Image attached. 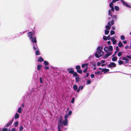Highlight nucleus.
Listing matches in <instances>:
<instances>
[{"instance_id": "nucleus-62", "label": "nucleus", "mask_w": 131, "mask_h": 131, "mask_svg": "<svg viewBox=\"0 0 131 131\" xmlns=\"http://www.w3.org/2000/svg\"><path fill=\"white\" fill-rule=\"evenodd\" d=\"M123 43L124 44H126L127 43V41L126 40H124L123 41Z\"/></svg>"}, {"instance_id": "nucleus-41", "label": "nucleus", "mask_w": 131, "mask_h": 131, "mask_svg": "<svg viewBox=\"0 0 131 131\" xmlns=\"http://www.w3.org/2000/svg\"><path fill=\"white\" fill-rule=\"evenodd\" d=\"M121 39L122 40H124L125 39V37L123 35H122L121 36Z\"/></svg>"}, {"instance_id": "nucleus-35", "label": "nucleus", "mask_w": 131, "mask_h": 131, "mask_svg": "<svg viewBox=\"0 0 131 131\" xmlns=\"http://www.w3.org/2000/svg\"><path fill=\"white\" fill-rule=\"evenodd\" d=\"M36 46H35L34 45V44L33 48L34 50H36L38 48L36 44Z\"/></svg>"}, {"instance_id": "nucleus-43", "label": "nucleus", "mask_w": 131, "mask_h": 131, "mask_svg": "<svg viewBox=\"0 0 131 131\" xmlns=\"http://www.w3.org/2000/svg\"><path fill=\"white\" fill-rule=\"evenodd\" d=\"M103 39L104 40L106 41L107 40V37L105 36H103Z\"/></svg>"}, {"instance_id": "nucleus-30", "label": "nucleus", "mask_w": 131, "mask_h": 131, "mask_svg": "<svg viewBox=\"0 0 131 131\" xmlns=\"http://www.w3.org/2000/svg\"><path fill=\"white\" fill-rule=\"evenodd\" d=\"M115 34V32L113 30H112L110 31V35H114Z\"/></svg>"}, {"instance_id": "nucleus-58", "label": "nucleus", "mask_w": 131, "mask_h": 131, "mask_svg": "<svg viewBox=\"0 0 131 131\" xmlns=\"http://www.w3.org/2000/svg\"><path fill=\"white\" fill-rule=\"evenodd\" d=\"M94 77V75L93 74H92L91 75V77L92 78H93Z\"/></svg>"}, {"instance_id": "nucleus-4", "label": "nucleus", "mask_w": 131, "mask_h": 131, "mask_svg": "<svg viewBox=\"0 0 131 131\" xmlns=\"http://www.w3.org/2000/svg\"><path fill=\"white\" fill-rule=\"evenodd\" d=\"M108 68L115 67H116V64L114 62H112L108 65Z\"/></svg>"}, {"instance_id": "nucleus-2", "label": "nucleus", "mask_w": 131, "mask_h": 131, "mask_svg": "<svg viewBox=\"0 0 131 131\" xmlns=\"http://www.w3.org/2000/svg\"><path fill=\"white\" fill-rule=\"evenodd\" d=\"M35 34L34 33L32 32H29L28 33V36L30 39H32L33 36L34 37Z\"/></svg>"}, {"instance_id": "nucleus-57", "label": "nucleus", "mask_w": 131, "mask_h": 131, "mask_svg": "<svg viewBox=\"0 0 131 131\" xmlns=\"http://www.w3.org/2000/svg\"><path fill=\"white\" fill-rule=\"evenodd\" d=\"M44 69H45L48 70V69H49V67L48 66H46L44 68Z\"/></svg>"}, {"instance_id": "nucleus-19", "label": "nucleus", "mask_w": 131, "mask_h": 131, "mask_svg": "<svg viewBox=\"0 0 131 131\" xmlns=\"http://www.w3.org/2000/svg\"><path fill=\"white\" fill-rule=\"evenodd\" d=\"M112 19L113 20H115L117 19V17L116 15H113L112 17Z\"/></svg>"}, {"instance_id": "nucleus-40", "label": "nucleus", "mask_w": 131, "mask_h": 131, "mask_svg": "<svg viewBox=\"0 0 131 131\" xmlns=\"http://www.w3.org/2000/svg\"><path fill=\"white\" fill-rule=\"evenodd\" d=\"M122 52H119L118 53V57H119L121 56L122 55Z\"/></svg>"}, {"instance_id": "nucleus-56", "label": "nucleus", "mask_w": 131, "mask_h": 131, "mask_svg": "<svg viewBox=\"0 0 131 131\" xmlns=\"http://www.w3.org/2000/svg\"><path fill=\"white\" fill-rule=\"evenodd\" d=\"M126 56L127 58L131 60V55H130V56L127 55V56Z\"/></svg>"}, {"instance_id": "nucleus-44", "label": "nucleus", "mask_w": 131, "mask_h": 131, "mask_svg": "<svg viewBox=\"0 0 131 131\" xmlns=\"http://www.w3.org/2000/svg\"><path fill=\"white\" fill-rule=\"evenodd\" d=\"M108 57H109V56H108V54L107 53V54H106L105 55V56L103 58L104 59H106V58H107Z\"/></svg>"}, {"instance_id": "nucleus-51", "label": "nucleus", "mask_w": 131, "mask_h": 131, "mask_svg": "<svg viewBox=\"0 0 131 131\" xmlns=\"http://www.w3.org/2000/svg\"><path fill=\"white\" fill-rule=\"evenodd\" d=\"M39 79L40 83H43L42 78L41 77H40Z\"/></svg>"}, {"instance_id": "nucleus-13", "label": "nucleus", "mask_w": 131, "mask_h": 131, "mask_svg": "<svg viewBox=\"0 0 131 131\" xmlns=\"http://www.w3.org/2000/svg\"><path fill=\"white\" fill-rule=\"evenodd\" d=\"M43 59L41 57H40L38 59V61L39 62H41L44 61Z\"/></svg>"}, {"instance_id": "nucleus-52", "label": "nucleus", "mask_w": 131, "mask_h": 131, "mask_svg": "<svg viewBox=\"0 0 131 131\" xmlns=\"http://www.w3.org/2000/svg\"><path fill=\"white\" fill-rule=\"evenodd\" d=\"M8 129L6 128H3L2 129V130L3 131H7Z\"/></svg>"}, {"instance_id": "nucleus-26", "label": "nucleus", "mask_w": 131, "mask_h": 131, "mask_svg": "<svg viewBox=\"0 0 131 131\" xmlns=\"http://www.w3.org/2000/svg\"><path fill=\"white\" fill-rule=\"evenodd\" d=\"M63 119V117L62 116H61L60 117L59 119V121L60 123H62V120Z\"/></svg>"}, {"instance_id": "nucleus-61", "label": "nucleus", "mask_w": 131, "mask_h": 131, "mask_svg": "<svg viewBox=\"0 0 131 131\" xmlns=\"http://www.w3.org/2000/svg\"><path fill=\"white\" fill-rule=\"evenodd\" d=\"M101 63L100 62H98L97 63V65L98 66H99L101 65Z\"/></svg>"}, {"instance_id": "nucleus-24", "label": "nucleus", "mask_w": 131, "mask_h": 131, "mask_svg": "<svg viewBox=\"0 0 131 131\" xmlns=\"http://www.w3.org/2000/svg\"><path fill=\"white\" fill-rule=\"evenodd\" d=\"M73 76L74 77H77L79 75L76 72H75L74 71V73H73Z\"/></svg>"}, {"instance_id": "nucleus-37", "label": "nucleus", "mask_w": 131, "mask_h": 131, "mask_svg": "<svg viewBox=\"0 0 131 131\" xmlns=\"http://www.w3.org/2000/svg\"><path fill=\"white\" fill-rule=\"evenodd\" d=\"M121 0V2H122L124 4V5L126 6V4H127V3H126L123 0Z\"/></svg>"}, {"instance_id": "nucleus-50", "label": "nucleus", "mask_w": 131, "mask_h": 131, "mask_svg": "<svg viewBox=\"0 0 131 131\" xmlns=\"http://www.w3.org/2000/svg\"><path fill=\"white\" fill-rule=\"evenodd\" d=\"M111 10H109L108 11V14L109 15H110L111 17L112 16V14H111Z\"/></svg>"}, {"instance_id": "nucleus-22", "label": "nucleus", "mask_w": 131, "mask_h": 131, "mask_svg": "<svg viewBox=\"0 0 131 131\" xmlns=\"http://www.w3.org/2000/svg\"><path fill=\"white\" fill-rule=\"evenodd\" d=\"M73 88L75 91H76L78 88V86L77 85H73Z\"/></svg>"}, {"instance_id": "nucleus-25", "label": "nucleus", "mask_w": 131, "mask_h": 131, "mask_svg": "<svg viewBox=\"0 0 131 131\" xmlns=\"http://www.w3.org/2000/svg\"><path fill=\"white\" fill-rule=\"evenodd\" d=\"M104 50L105 51L107 52L108 50V48L107 47H105L104 48Z\"/></svg>"}, {"instance_id": "nucleus-16", "label": "nucleus", "mask_w": 131, "mask_h": 131, "mask_svg": "<svg viewBox=\"0 0 131 131\" xmlns=\"http://www.w3.org/2000/svg\"><path fill=\"white\" fill-rule=\"evenodd\" d=\"M19 115L18 113H16L15 116V118L16 119L19 118Z\"/></svg>"}, {"instance_id": "nucleus-10", "label": "nucleus", "mask_w": 131, "mask_h": 131, "mask_svg": "<svg viewBox=\"0 0 131 131\" xmlns=\"http://www.w3.org/2000/svg\"><path fill=\"white\" fill-rule=\"evenodd\" d=\"M109 71V70L108 69L106 68L102 69L101 71V72H103L104 73H105L107 72H108Z\"/></svg>"}, {"instance_id": "nucleus-17", "label": "nucleus", "mask_w": 131, "mask_h": 131, "mask_svg": "<svg viewBox=\"0 0 131 131\" xmlns=\"http://www.w3.org/2000/svg\"><path fill=\"white\" fill-rule=\"evenodd\" d=\"M88 63H86L83 64H82L81 67L82 68H84L85 67H88L87 66L88 65Z\"/></svg>"}, {"instance_id": "nucleus-55", "label": "nucleus", "mask_w": 131, "mask_h": 131, "mask_svg": "<svg viewBox=\"0 0 131 131\" xmlns=\"http://www.w3.org/2000/svg\"><path fill=\"white\" fill-rule=\"evenodd\" d=\"M100 73V71H98L97 72H95L94 73L95 74H97L98 75H99Z\"/></svg>"}, {"instance_id": "nucleus-64", "label": "nucleus", "mask_w": 131, "mask_h": 131, "mask_svg": "<svg viewBox=\"0 0 131 131\" xmlns=\"http://www.w3.org/2000/svg\"><path fill=\"white\" fill-rule=\"evenodd\" d=\"M16 129L15 128H13L12 129L11 131H15Z\"/></svg>"}, {"instance_id": "nucleus-6", "label": "nucleus", "mask_w": 131, "mask_h": 131, "mask_svg": "<svg viewBox=\"0 0 131 131\" xmlns=\"http://www.w3.org/2000/svg\"><path fill=\"white\" fill-rule=\"evenodd\" d=\"M122 59L123 60L126 61L124 62L125 63H128L129 62V59L125 57H123Z\"/></svg>"}, {"instance_id": "nucleus-21", "label": "nucleus", "mask_w": 131, "mask_h": 131, "mask_svg": "<svg viewBox=\"0 0 131 131\" xmlns=\"http://www.w3.org/2000/svg\"><path fill=\"white\" fill-rule=\"evenodd\" d=\"M117 57H113L112 59V60L113 61H116L117 60Z\"/></svg>"}, {"instance_id": "nucleus-18", "label": "nucleus", "mask_w": 131, "mask_h": 131, "mask_svg": "<svg viewBox=\"0 0 131 131\" xmlns=\"http://www.w3.org/2000/svg\"><path fill=\"white\" fill-rule=\"evenodd\" d=\"M17 112L19 113H22V108L21 107H19L18 108Z\"/></svg>"}, {"instance_id": "nucleus-8", "label": "nucleus", "mask_w": 131, "mask_h": 131, "mask_svg": "<svg viewBox=\"0 0 131 131\" xmlns=\"http://www.w3.org/2000/svg\"><path fill=\"white\" fill-rule=\"evenodd\" d=\"M111 40L113 42V45H115L117 42L116 40L115 39L114 37H111Z\"/></svg>"}, {"instance_id": "nucleus-49", "label": "nucleus", "mask_w": 131, "mask_h": 131, "mask_svg": "<svg viewBox=\"0 0 131 131\" xmlns=\"http://www.w3.org/2000/svg\"><path fill=\"white\" fill-rule=\"evenodd\" d=\"M91 83V81L90 80H88L86 82L87 84H89Z\"/></svg>"}, {"instance_id": "nucleus-3", "label": "nucleus", "mask_w": 131, "mask_h": 131, "mask_svg": "<svg viewBox=\"0 0 131 131\" xmlns=\"http://www.w3.org/2000/svg\"><path fill=\"white\" fill-rule=\"evenodd\" d=\"M14 120V118H12L11 120L5 126V127H8L9 126H10L12 124V123L13 122Z\"/></svg>"}, {"instance_id": "nucleus-63", "label": "nucleus", "mask_w": 131, "mask_h": 131, "mask_svg": "<svg viewBox=\"0 0 131 131\" xmlns=\"http://www.w3.org/2000/svg\"><path fill=\"white\" fill-rule=\"evenodd\" d=\"M105 62V61L104 60H102L101 61V63H104Z\"/></svg>"}, {"instance_id": "nucleus-39", "label": "nucleus", "mask_w": 131, "mask_h": 131, "mask_svg": "<svg viewBox=\"0 0 131 131\" xmlns=\"http://www.w3.org/2000/svg\"><path fill=\"white\" fill-rule=\"evenodd\" d=\"M44 63V64L46 66H47L49 64V63L47 61H45Z\"/></svg>"}, {"instance_id": "nucleus-15", "label": "nucleus", "mask_w": 131, "mask_h": 131, "mask_svg": "<svg viewBox=\"0 0 131 131\" xmlns=\"http://www.w3.org/2000/svg\"><path fill=\"white\" fill-rule=\"evenodd\" d=\"M63 124L64 126H67L68 125L67 120H64L63 122Z\"/></svg>"}, {"instance_id": "nucleus-12", "label": "nucleus", "mask_w": 131, "mask_h": 131, "mask_svg": "<svg viewBox=\"0 0 131 131\" xmlns=\"http://www.w3.org/2000/svg\"><path fill=\"white\" fill-rule=\"evenodd\" d=\"M75 80L76 82H78L80 80V78L79 77V75H78V76L76 77L75 78Z\"/></svg>"}, {"instance_id": "nucleus-11", "label": "nucleus", "mask_w": 131, "mask_h": 131, "mask_svg": "<svg viewBox=\"0 0 131 131\" xmlns=\"http://www.w3.org/2000/svg\"><path fill=\"white\" fill-rule=\"evenodd\" d=\"M100 49V46H98L97 49V51H96V52L99 54H100L101 52H102Z\"/></svg>"}, {"instance_id": "nucleus-23", "label": "nucleus", "mask_w": 131, "mask_h": 131, "mask_svg": "<svg viewBox=\"0 0 131 131\" xmlns=\"http://www.w3.org/2000/svg\"><path fill=\"white\" fill-rule=\"evenodd\" d=\"M123 46V44L121 41H119L118 44V46L119 47H122Z\"/></svg>"}, {"instance_id": "nucleus-53", "label": "nucleus", "mask_w": 131, "mask_h": 131, "mask_svg": "<svg viewBox=\"0 0 131 131\" xmlns=\"http://www.w3.org/2000/svg\"><path fill=\"white\" fill-rule=\"evenodd\" d=\"M72 113V112L71 111H69L68 114V115H71Z\"/></svg>"}, {"instance_id": "nucleus-9", "label": "nucleus", "mask_w": 131, "mask_h": 131, "mask_svg": "<svg viewBox=\"0 0 131 131\" xmlns=\"http://www.w3.org/2000/svg\"><path fill=\"white\" fill-rule=\"evenodd\" d=\"M68 72L69 73L72 74L74 73V71L73 70L72 68H69L68 69Z\"/></svg>"}, {"instance_id": "nucleus-38", "label": "nucleus", "mask_w": 131, "mask_h": 131, "mask_svg": "<svg viewBox=\"0 0 131 131\" xmlns=\"http://www.w3.org/2000/svg\"><path fill=\"white\" fill-rule=\"evenodd\" d=\"M88 68V67H86L85 69L83 70V72L84 73H85L86 72V71H87Z\"/></svg>"}, {"instance_id": "nucleus-45", "label": "nucleus", "mask_w": 131, "mask_h": 131, "mask_svg": "<svg viewBox=\"0 0 131 131\" xmlns=\"http://www.w3.org/2000/svg\"><path fill=\"white\" fill-rule=\"evenodd\" d=\"M68 115L67 114L65 115L64 117V118L65 120H67V118L68 117Z\"/></svg>"}, {"instance_id": "nucleus-60", "label": "nucleus", "mask_w": 131, "mask_h": 131, "mask_svg": "<svg viewBox=\"0 0 131 131\" xmlns=\"http://www.w3.org/2000/svg\"><path fill=\"white\" fill-rule=\"evenodd\" d=\"M114 24V20H112L111 21V25Z\"/></svg>"}, {"instance_id": "nucleus-42", "label": "nucleus", "mask_w": 131, "mask_h": 131, "mask_svg": "<svg viewBox=\"0 0 131 131\" xmlns=\"http://www.w3.org/2000/svg\"><path fill=\"white\" fill-rule=\"evenodd\" d=\"M19 131H22L23 129V127L22 126H20L19 127Z\"/></svg>"}, {"instance_id": "nucleus-32", "label": "nucleus", "mask_w": 131, "mask_h": 131, "mask_svg": "<svg viewBox=\"0 0 131 131\" xmlns=\"http://www.w3.org/2000/svg\"><path fill=\"white\" fill-rule=\"evenodd\" d=\"M35 53L36 55H40V53L39 52V50H38L36 51Z\"/></svg>"}, {"instance_id": "nucleus-59", "label": "nucleus", "mask_w": 131, "mask_h": 131, "mask_svg": "<svg viewBox=\"0 0 131 131\" xmlns=\"http://www.w3.org/2000/svg\"><path fill=\"white\" fill-rule=\"evenodd\" d=\"M89 73H87L86 74V75H85V77H84V78H85L86 77H88L89 76Z\"/></svg>"}, {"instance_id": "nucleus-46", "label": "nucleus", "mask_w": 131, "mask_h": 131, "mask_svg": "<svg viewBox=\"0 0 131 131\" xmlns=\"http://www.w3.org/2000/svg\"><path fill=\"white\" fill-rule=\"evenodd\" d=\"M58 131H61V128L60 127V126L59 124H58Z\"/></svg>"}, {"instance_id": "nucleus-48", "label": "nucleus", "mask_w": 131, "mask_h": 131, "mask_svg": "<svg viewBox=\"0 0 131 131\" xmlns=\"http://www.w3.org/2000/svg\"><path fill=\"white\" fill-rule=\"evenodd\" d=\"M74 97H73L72 98L71 100V103H73L74 102Z\"/></svg>"}, {"instance_id": "nucleus-29", "label": "nucleus", "mask_w": 131, "mask_h": 131, "mask_svg": "<svg viewBox=\"0 0 131 131\" xmlns=\"http://www.w3.org/2000/svg\"><path fill=\"white\" fill-rule=\"evenodd\" d=\"M124 62L123 61L119 60L118 62V63L119 65H121Z\"/></svg>"}, {"instance_id": "nucleus-47", "label": "nucleus", "mask_w": 131, "mask_h": 131, "mask_svg": "<svg viewBox=\"0 0 131 131\" xmlns=\"http://www.w3.org/2000/svg\"><path fill=\"white\" fill-rule=\"evenodd\" d=\"M116 52H118V51H119V49L118 48V46H117L116 47Z\"/></svg>"}, {"instance_id": "nucleus-33", "label": "nucleus", "mask_w": 131, "mask_h": 131, "mask_svg": "<svg viewBox=\"0 0 131 131\" xmlns=\"http://www.w3.org/2000/svg\"><path fill=\"white\" fill-rule=\"evenodd\" d=\"M109 32V31L106 29L105 30V34L106 35H108Z\"/></svg>"}, {"instance_id": "nucleus-54", "label": "nucleus", "mask_w": 131, "mask_h": 131, "mask_svg": "<svg viewBox=\"0 0 131 131\" xmlns=\"http://www.w3.org/2000/svg\"><path fill=\"white\" fill-rule=\"evenodd\" d=\"M130 48H129V46L128 45L126 46L125 47V48L126 50L129 48V49Z\"/></svg>"}, {"instance_id": "nucleus-1", "label": "nucleus", "mask_w": 131, "mask_h": 131, "mask_svg": "<svg viewBox=\"0 0 131 131\" xmlns=\"http://www.w3.org/2000/svg\"><path fill=\"white\" fill-rule=\"evenodd\" d=\"M119 0H112L111 3L109 4V6L111 8V10L112 12H114V8L113 7V3H115L116 2L118 1Z\"/></svg>"}, {"instance_id": "nucleus-31", "label": "nucleus", "mask_w": 131, "mask_h": 131, "mask_svg": "<svg viewBox=\"0 0 131 131\" xmlns=\"http://www.w3.org/2000/svg\"><path fill=\"white\" fill-rule=\"evenodd\" d=\"M108 48L110 51H112L113 50V47L112 46H110Z\"/></svg>"}, {"instance_id": "nucleus-20", "label": "nucleus", "mask_w": 131, "mask_h": 131, "mask_svg": "<svg viewBox=\"0 0 131 131\" xmlns=\"http://www.w3.org/2000/svg\"><path fill=\"white\" fill-rule=\"evenodd\" d=\"M42 67V65L39 64L37 66V69L39 71Z\"/></svg>"}, {"instance_id": "nucleus-14", "label": "nucleus", "mask_w": 131, "mask_h": 131, "mask_svg": "<svg viewBox=\"0 0 131 131\" xmlns=\"http://www.w3.org/2000/svg\"><path fill=\"white\" fill-rule=\"evenodd\" d=\"M32 42L33 43H36L37 40L35 37L32 38V39H30Z\"/></svg>"}, {"instance_id": "nucleus-7", "label": "nucleus", "mask_w": 131, "mask_h": 131, "mask_svg": "<svg viewBox=\"0 0 131 131\" xmlns=\"http://www.w3.org/2000/svg\"><path fill=\"white\" fill-rule=\"evenodd\" d=\"M103 54V51H102V52L101 53V54L100 55H99L98 53H95V56L96 58H99L100 57L102 56Z\"/></svg>"}, {"instance_id": "nucleus-28", "label": "nucleus", "mask_w": 131, "mask_h": 131, "mask_svg": "<svg viewBox=\"0 0 131 131\" xmlns=\"http://www.w3.org/2000/svg\"><path fill=\"white\" fill-rule=\"evenodd\" d=\"M18 124V121H16L14 123L15 126V127H17Z\"/></svg>"}, {"instance_id": "nucleus-34", "label": "nucleus", "mask_w": 131, "mask_h": 131, "mask_svg": "<svg viewBox=\"0 0 131 131\" xmlns=\"http://www.w3.org/2000/svg\"><path fill=\"white\" fill-rule=\"evenodd\" d=\"M81 68V67L79 65H77V66L75 67V69H77V70H79Z\"/></svg>"}, {"instance_id": "nucleus-27", "label": "nucleus", "mask_w": 131, "mask_h": 131, "mask_svg": "<svg viewBox=\"0 0 131 131\" xmlns=\"http://www.w3.org/2000/svg\"><path fill=\"white\" fill-rule=\"evenodd\" d=\"M77 71L78 73L80 74H82V70L80 69L77 70Z\"/></svg>"}, {"instance_id": "nucleus-36", "label": "nucleus", "mask_w": 131, "mask_h": 131, "mask_svg": "<svg viewBox=\"0 0 131 131\" xmlns=\"http://www.w3.org/2000/svg\"><path fill=\"white\" fill-rule=\"evenodd\" d=\"M115 8L116 11H118L119 9V7L117 6H115Z\"/></svg>"}, {"instance_id": "nucleus-5", "label": "nucleus", "mask_w": 131, "mask_h": 131, "mask_svg": "<svg viewBox=\"0 0 131 131\" xmlns=\"http://www.w3.org/2000/svg\"><path fill=\"white\" fill-rule=\"evenodd\" d=\"M110 23V22H108L107 23L108 25H106L105 26L106 29L108 30H110L111 28V24Z\"/></svg>"}]
</instances>
